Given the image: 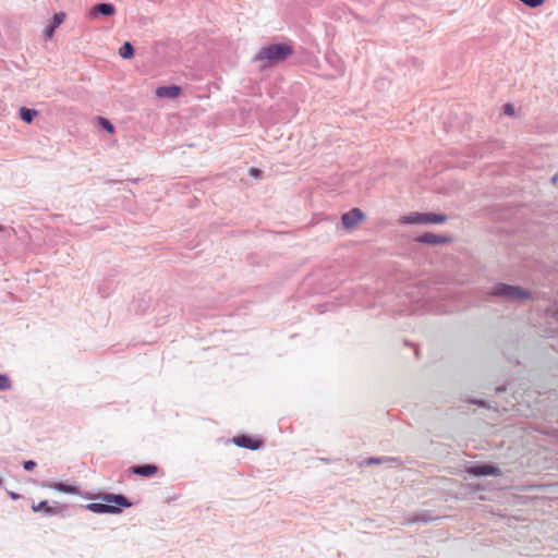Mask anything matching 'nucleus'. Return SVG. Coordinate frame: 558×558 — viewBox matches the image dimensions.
Masks as SVG:
<instances>
[{
    "mask_svg": "<svg viewBox=\"0 0 558 558\" xmlns=\"http://www.w3.org/2000/svg\"><path fill=\"white\" fill-rule=\"evenodd\" d=\"M105 505H113L121 509V507H130L131 502L123 495L105 494L98 497Z\"/></svg>",
    "mask_w": 558,
    "mask_h": 558,
    "instance_id": "9",
    "label": "nucleus"
},
{
    "mask_svg": "<svg viewBox=\"0 0 558 558\" xmlns=\"http://www.w3.org/2000/svg\"><path fill=\"white\" fill-rule=\"evenodd\" d=\"M2 230H3V227L0 225V231H2Z\"/></svg>",
    "mask_w": 558,
    "mask_h": 558,
    "instance_id": "26",
    "label": "nucleus"
},
{
    "mask_svg": "<svg viewBox=\"0 0 558 558\" xmlns=\"http://www.w3.org/2000/svg\"><path fill=\"white\" fill-rule=\"evenodd\" d=\"M49 487L57 492H61V493H65V494H76L77 493L76 487H74L72 485H66L63 483H54L52 485H49Z\"/></svg>",
    "mask_w": 558,
    "mask_h": 558,
    "instance_id": "17",
    "label": "nucleus"
},
{
    "mask_svg": "<svg viewBox=\"0 0 558 558\" xmlns=\"http://www.w3.org/2000/svg\"><path fill=\"white\" fill-rule=\"evenodd\" d=\"M35 466H36V462L35 461L28 460V461L24 462V469L26 471H32V470H34Z\"/></svg>",
    "mask_w": 558,
    "mask_h": 558,
    "instance_id": "22",
    "label": "nucleus"
},
{
    "mask_svg": "<svg viewBox=\"0 0 558 558\" xmlns=\"http://www.w3.org/2000/svg\"><path fill=\"white\" fill-rule=\"evenodd\" d=\"M11 497H12L13 499H16V498H17V495H15V494H11Z\"/></svg>",
    "mask_w": 558,
    "mask_h": 558,
    "instance_id": "25",
    "label": "nucleus"
},
{
    "mask_svg": "<svg viewBox=\"0 0 558 558\" xmlns=\"http://www.w3.org/2000/svg\"><path fill=\"white\" fill-rule=\"evenodd\" d=\"M130 181L133 182V183H136V182L140 181V179H131Z\"/></svg>",
    "mask_w": 558,
    "mask_h": 558,
    "instance_id": "24",
    "label": "nucleus"
},
{
    "mask_svg": "<svg viewBox=\"0 0 558 558\" xmlns=\"http://www.w3.org/2000/svg\"><path fill=\"white\" fill-rule=\"evenodd\" d=\"M158 466L155 464H145V465H136L131 468V472L133 474L143 476V477H153L158 473Z\"/></svg>",
    "mask_w": 558,
    "mask_h": 558,
    "instance_id": "10",
    "label": "nucleus"
},
{
    "mask_svg": "<svg viewBox=\"0 0 558 558\" xmlns=\"http://www.w3.org/2000/svg\"><path fill=\"white\" fill-rule=\"evenodd\" d=\"M470 473L477 475V476H484V475H498L499 470L492 465H480L470 469Z\"/></svg>",
    "mask_w": 558,
    "mask_h": 558,
    "instance_id": "12",
    "label": "nucleus"
},
{
    "mask_svg": "<svg viewBox=\"0 0 558 558\" xmlns=\"http://www.w3.org/2000/svg\"><path fill=\"white\" fill-rule=\"evenodd\" d=\"M11 386L10 378L7 375H0V390H8Z\"/></svg>",
    "mask_w": 558,
    "mask_h": 558,
    "instance_id": "20",
    "label": "nucleus"
},
{
    "mask_svg": "<svg viewBox=\"0 0 558 558\" xmlns=\"http://www.w3.org/2000/svg\"><path fill=\"white\" fill-rule=\"evenodd\" d=\"M20 119L25 123H32L38 116V111L33 108L22 107L19 112Z\"/></svg>",
    "mask_w": 558,
    "mask_h": 558,
    "instance_id": "14",
    "label": "nucleus"
},
{
    "mask_svg": "<svg viewBox=\"0 0 558 558\" xmlns=\"http://www.w3.org/2000/svg\"><path fill=\"white\" fill-rule=\"evenodd\" d=\"M233 444L238 447L256 450L263 446V440L259 438H254L247 435H241L233 438Z\"/></svg>",
    "mask_w": 558,
    "mask_h": 558,
    "instance_id": "5",
    "label": "nucleus"
},
{
    "mask_svg": "<svg viewBox=\"0 0 558 558\" xmlns=\"http://www.w3.org/2000/svg\"><path fill=\"white\" fill-rule=\"evenodd\" d=\"M32 510L34 512H39V511L44 510L45 513L49 514V515L58 514L60 512V509L58 507L49 506L46 500H43V501H40L38 504H34L32 506Z\"/></svg>",
    "mask_w": 558,
    "mask_h": 558,
    "instance_id": "13",
    "label": "nucleus"
},
{
    "mask_svg": "<svg viewBox=\"0 0 558 558\" xmlns=\"http://www.w3.org/2000/svg\"><path fill=\"white\" fill-rule=\"evenodd\" d=\"M422 242L430 243V244H438V243H448L450 242L449 238L436 235L433 233H426L421 236L420 239Z\"/></svg>",
    "mask_w": 558,
    "mask_h": 558,
    "instance_id": "16",
    "label": "nucleus"
},
{
    "mask_svg": "<svg viewBox=\"0 0 558 558\" xmlns=\"http://www.w3.org/2000/svg\"><path fill=\"white\" fill-rule=\"evenodd\" d=\"M98 125L110 134L114 133L116 128L107 118L98 117Z\"/></svg>",
    "mask_w": 558,
    "mask_h": 558,
    "instance_id": "18",
    "label": "nucleus"
},
{
    "mask_svg": "<svg viewBox=\"0 0 558 558\" xmlns=\"http://www.w3.org/2000/svg\"><path fill=\"white\" fill-rule=\"evenodd\" d=\"M365 219L363 211H345L342 216V226L347 230H352Z\"/></svg>",
    "mask_w": 558,
    "mask_h": 558,
    "instance_id": "6",
    "label": "nucleus"
},
{
    "mask_svg": "<svg viewBox=\"0 0 558 558\" xmlns=\"http://www.w3.org/2000/svg\"><path fill=\"white\" fill-rule=\"evenodd\" d=\"M493 295L501 296L512 301L526 300L531 298V293L519 287L508 286L505 283L497 284L493 291Z\"/></svg>",
    "mask_w": 558,
    "mask_h": 558,
    "instance_id": "2",
    "label": "nucleus"
},
{
    "mask_svg": "<svg viewBox=\"0 0 558 558\" xmlns=\"http://www.w3.org/2000/svg\"><path fill=\"white\" fill-rule=\"evenodd\" d=\"M88 510L95 513H119L120 508L113 505H105L102 502H93L86 506Z\"/></svg>",
    "mask_w": 558,
    "mask_h": 558,
    "instance_id": "11",
    "label": "nucleus"
},
{
    "mask_svg": "<svg viewBox=\"0 0 558 558\" xmlns=\"http://www.w3.org/2000/svg\"><path fill=\"white\" fill-rule=\"evenodd\" d=\"M504 113L507 116H514V106L512 104H506L504 106Z\"/></svg>",
    "mask_w": 558,
    "mask_h": 558,
    "instance_id": "21",
    "label": "nucleus"
},
{
    "mask_svg": "<svg viewBox=\"0 0 558 558\" xmlns=\"http://www.w3.org/2000/svg\"><path fill=\"white\" fill-rule=\"evenodd\" d=\"M447 217L441 214L430 213H413L408 216L401 217L400 221L403 223H441L446 221Z\"/></svg>",
    "mask_w": 558,
    "mask_h": 558,
    "instance_id": "3",
    "label": "nucleus"
},
{
    "mask_svg": "<svg viewBox=\"0 0 558 558\" xmlns=\"http://www.w3.org/2000/svg\"><path fill=\"white\" fill-rule=\"evenodd\" d=\"M135 49L130 41H124L119 48V56L124 60H130L134 57Z\"/></svg>",
    "mask_w": 558,
    "mask_h": 558,
    "instance_id": "15",
    "label": "nucleus"
},
{
    "mask_svg": "<svg viewBox=\"0 0 558 558\" xmlns=\"http://www.w3.org/2000/svg\"><path fill=\"white\" fill-rule=\"evenodd\" d=\"M247 173L251 178H253L256 181H259L264 178V171L256 167L248 168Z\"/></svg>",
    "mask_w": 558,
    "mask_h": 558,
    "instance_id": "19",
    "label": "nucleus"
},
{
    "mask_svg": "<svg viewBox=\"0 0 558 558\" xmlns=\"http://www.w3.org/2000/svg\"><path fill=\"white\" fill-rule=\"evenodd\" d=\"M182 92L181 86L172 84L167 86H159L156 88V96L159 98L175 99Z\"/></svg>",
    "mask_w": 558,
    "mask_h": 558,
    "instance_id": "7",
    "label": "nucleus"
},
{
    "mask_svg": "<svg viewBox=\"0 0 558 558\" xmlns=\"http://www.w3.org/2000/svg\"><path fill=\"white\" fill-rule=\"evenodd\" d=\"M64 19V12L54 13L52 21L44 29V38L50 39L53 36L54 31L63 23Z\"/></svg>",
    "mask_w": 558,
    "mask_h": 558,
    "instance_id": "8",
    "label": "nucleus"
},
{
    "mask_svg": "<svg viewBox=\"0 0 558 558\" xmlns=\"http://www.w3.org/2000/svg\"><path fill=\"white\" fill-rule=\"evenodd\" d=\"M550 183L558 187V172L550 178Z\"/></svg>",
    "mask_w": 558,
    "mask_h": 558,
    "instance_id": "23",
    "label": "nucleus"
},
{
    "mask_svg": "<svg viewBox=\"0 0 558 558\" xmlns=\"http://www.w3.org/2000/svg\"><path fill=\"white\" fill-rule=\"evenodd\" d=\"M117 12L116 7L109 2H99L92 7L88 12L89 19H97L100 16H112Z\"/></svg>",
    "mask_w": 558,
    "mask_h": 558,
    "instance_id": "4",
    "label": "nucleus"
},
{
    "mask_svg": "<svg viewBox=\"0 0 558 558\" xmlns=\"http://www.w3.org/2000/svg\"><path fill=\"white\" fill-rule=\"evenodd\" d=\"M294 53V48L288 43H276L262 47L254 56V62H262L260 70L276 66Z\"/></svg>",
    "mask_w": 558,
    "mask_h": 558,
    "instance_id": "1",
    "label": "nucleus"
}]
</instances>
